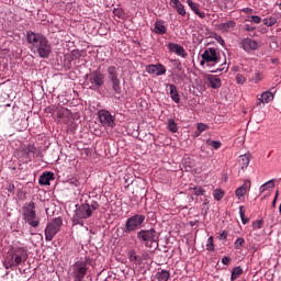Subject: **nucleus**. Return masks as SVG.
<instances>
[{
	"mask_svg": "<svg viewBox=\"0 0 281 281\" xmlns=\"http://www.w3.org/2000/svg\"><path fill=\"white\" fill-rule=\"evenodd\" d=\"M26 41L31 45V52L37 54L40 58H49L52 56V44L42 33L26 32Z\"/></svg>",
	"mask_w": 281,
	"mask_h": 281,
	"instance_id": "f257e3e1",
	"label": "nucleus"
},
{
	"mask_svg": "<svg viewBox=\"0 0 281 281\" xmlns=\"http://www.w3.org/2000/svg\"><path fill=\"white\" fill-rule=\"evenodd\" d=\"M136 238L140 245H144V247H147L148 249H153V245L159 243V233H157L155 228L140 229L137 232Z\"/></svg>",
	"mask_w": 281,
	"mask_h": 281,
	"instance_id": "f03ea898",
	"label": "nucleus"
},
{
	"mask_svg": "<svg viewBox=\"0 0 281 281\" xmlns=\"http://www.w3.org/2000/svg\"><path fill=\"white\" fill-rule=\"evenodd\" d=\"M29 258L27 249L23 247L13 248L11 251V258L4 260L5 269H12V267H19V265H23L26 262Z\"/></svg>",
	"mask_w": 281,
	"mask_h": 281,
	"instance_id": "7ed1b4c3",
	"label": "nucleus"
},
{
	"mask_svg": "<svg viewBox=\"0 0 281 281\" xmlns=\"http://www.w3.org/2000/svg\"><path fill=\"white\" fill-rule=\"evenodd\" d=\"M23 221L31 227H38L41 225V217L36 215V203L27 202L22 207Z\"/></svg>",
	"mask_w": 281,
	"mask_h": 281,
	"instance_id": "20e7f679",
	"label": "nucleus"
},
{
	"mask_svg": "<svg viewBox=\"0 0 281 281\" xmlns=\"http://www.w3.org/2000/svg\"><path fill=\"white\" fill-rule=\"evenodd\" d=\"M88 80L86 85L90 91H100L104 87V80L106 76L100 70H93L90 75H87Z\"/></svg>",
	"mask_w": 281,
	"mask_h": 281,
	"instance_id": "39448f33",
	"label": "nucleus"
},
{
	"mask_svg": "<svg viewBox=\"0 0 281 281\" xmlns=\"http://www.w3.org/2000/svg\"><path fill=\"white\" fill-rule=\"evenodd\" d=\"M201 58L202 60L200 61V65L202 67L203 65H207V67H214V65H218V63H221V55L214 47L206 48L201 55Z\"/></svg>",
	"mask_w": 281,
	"mask_h": 281,
	"instance_id": "423d86ee",
	"label": "nucleus"
},
{
	"mask_svg": "<svg viewBox=\"0 0 281 281\" xmlns=\"http://www.w3.org/2000/svg\"><path fill=\"white\" fill-rule=\"evenodd\" d=\"M106 74L112 91H114L116 95H120V93H122V86L120 85V74L117 72V67L109 66L106 68Z\"/></svg>",
	"mask_w": 281,
	"mask_h": 281,
	"instance_id": "0eeeda50",
	"label": "nucleus"
},
{
	"mask_svg": "<svg viewBox=\"0 0 281 281\" xmlns=\"http://www.w3.org/2000/svg\"><path fill=\"white\" fill-rule=\"evenodd\" d=\"M91 216H93V213H91V206H89V203L81 204L75 211L72 223L74 225H82V220L91 218Z\"/></svg>",
	"mask_w": 281,
	"mask_h": 281,
	"instance_id": "6e6552de",
	"label": "nucleus"
},
{
	"mask_svg": "<svg viewBox=\"0 0 281 281\" xmlns=\"http://www.w3.org/2000/svg\"><path fill=\"white\" fill-rule=\"evenodd\" d=\"M146 221V215L142 214H135L127 218L125 222V234H131V232H135L136 229H140V227L144 225V222Z\"/></svg>",
	"mask_w": 281,
	"mask_h": 281,
	"instance_id": "1a4fd4ad",
	"label": "nucleus"
},
{
	"mask_svg": "<svg viewBox=\"0 0 281 281\" xmlns=\"http://www.w3.org/2000/svg\"><path fill=\"white\" fill-rule=\"evenodd\" d=\"M60 227H63V218H54L45 228V240H47V243H52V240H54V236L60 232Z\"/></svg>",
	"mask_w": 281,
	"mask_h": 281,
	"instance_id": "9d476101",
	"label": "nucleus"
},
{
	"mask_svg": "<svg viewBox=\"0 0 281 281\" xmlns=\"http://www.w3.org/2000/svg\"><path fill=\"white\" fill-rule=\"evenodd\" d=\"M98 117L100 124L104 126V128H115V116L109 112V110H100L98 112Z\"/></svg>",
	"mask_w": 281,
	"mask_h": 281,
	"instance_id": "9b49d317",
	"label": "nucleus"
},
{
	"mask_svg": "<svg viewBox=\"0 0 281 281\" xmlns=\"http://www.w3.org/2000/svg\"><path fill=\"white\" fill-rule=\"evenodd\" d=\"M239 47L246 52V54H251V52L260 49V44L251 37H244L239 42Z\"/></svg>",
	"mask_w": 281,
	"mask_h": 281,
	"instance_id": "f8f14e48",
	"label": "nucleus"
},
{
	"mask_svg": "<svg viewBox=\"0 0 281 281\" xmlns=\"http://www.w3.org/2000/svg\"><path fill=\"white\" fill-rule=\"evenodd\" d=\"M145 71H147V74H154L155 76H165L166 66H164V64L147 65Z\"/></svg>",
	"mask_w": 281,
	"mask_h": 281,
	"instance_id": "ddd939ff",
	"label": "nucleus"
},
{
	"mask_svg": "<svg viewBox=\"0 0 281 281\" xmlns=\"http://www.w3.org/2000/svg\"><path fill=\"white\" fill-rule=\"evenodd\" d=\"M167 47H168L169 52H171V54L181 56V58H186V56H188V53H186V48H183V46H181L180 44L170 42L167 45Z\"/></svg>",
	"mask_w": 281,
	"mask_h": 281,
	"instance_id": "4468645a",
	"label": "nucleus"
},
{
	"mask_svg": "<svg viewBox=\"0 0 281 281\" xmlns=\"http://www.w3.org/2000/svg\"><path fill=\"white\" fill-rule=\"evenodd\" d=\"M249 190H251V181L245 180L243 186L236 189L235 196L243 199V196H245Z\"/></svg>",
	"mask_w": 281,
	"mask_h": 281,
	"instance_id": "2eb2a0df",
	"label": "nucleus"
},
{
	"mask_svg": "<svg viewBox=\"0 0 281 281\" xmlns=\"http://www.w3.org/2000/svg\"><path fill=\"white\" fill-rule=\"evenodd\" d=\"M54 179H56V177H54V172L47 171L41 175L38 183L40 186H49V183L54 181Z\"/></svg>",
	"mask_w": 281,
	"mask_h": 281,
	"instance_id": "dca6fc26",
	"label": "nucleus"
},
{
	"mask_svg": "<svg viewBox=\"0 0 281 281\" xmlns=\"http://www.w3.org/2000/svg\"><path fill=\"white\" fill-rule=\"evenodd\" d=\"M166 88H169L171 100H173L176 104H179V102H181V97L179 95V90H177V86L172 83H167Z\"/></svg>",
	"mask_w": 281,
	"mask_h": 281,
	"instance_id": "f3484780",
	"label": "nucleus"
},
{
	"mask_svg": "<svg viewBox=\"0 0 281 281\" xmlns=\"http://www.w3.org/2000/svg\"><path fill=\"white\" fill-rule=\"evenodd\" d=\"M206 80L212 89H221L223 85L216 75H207Z\"/></svg>",
	"mask_w": 281,
	"mask_h": 281,
	"instance_id": "a211bd4d",
	"label": "nucleus"
},
{
	"mask_svg": "<svg viewBox=\"0 0 281 281\" xmlns=\"http://www.w3.org/2000/svg\"><path fill=\"white\" fill-rule=\"evenodd\" d=\"M170 5L178 12V14H180V16H186V7L180 0H171Z\"/></svg>",
	"mask_w": 281,
	"mask_h": 281,
	"instance_id": "6ab92c4d",
	"label": "nucleus"
},
{
	"mask_svg": "<svg viewBox=\"0 0 281 281\" xmlns=\"http://www.w3.org/2000/svg\"><path fill=\"white\" fill-rule=\"evenodd\" d=\"M153 32L161 36L166 34V32H168V27H166V24H164V21L159 20L155 22Z\"/></svg>",
	"mask_w": 281,
	"mask_h": 281,
	"instance_id": "aec40b11",
	"label": "nucleus"
},
{
	"mask_svg": "<svg viewBox=\"0 0 281 281\" xmlns=\"http://www.w3.org/2000/svg\"><path fill=\"white\" fill-rule=\"evenodd\" d=\"M235 27H236V21L234 20H229L227 22L218 24V30L225 33L232 32V30H234Z\"/></svg>",
	"mask_w": 281,
	"mask_h": 281,
	"instance_id": "412c9836",
	"label": "nucleus"
},
{
	"mask_svg": "<svg viewBox=\"0 0 281 281\" xmlns=\"http://www.w3.org/2000/svg\"><path fill=\"white\" fill-rule=\"evenodd\" d=\"M273 94L271 91H266L261 93L260 98H258L259 102L257 103V106H260V104H269L271 100H273Z\"/></svg>",
	"mask_w": 281,
	"mask_h": 281,
	"instance_id": "4be33fe9",
	"label": "nucleus"
},
{
	"mask_svg": "<svg viewBox=\"0 0 281 281\" xmlns=\"http://www.w3.org/2000/svg\"><path fill=\"white\" fill-rule=\"evenodd\" d=\"M127 256L130 258V261L133 262V265H142L144 262V258L142 256H138L135 250H128Z\"/></svg>",
	"mask_w": 281,
	"mask_h": 281,
	"instance_id": "5701e85b",
	"label": "nucleus"
},
{
	"mask_svg": "<svg viewBox=\"0 0 281 281\" xmlns=\"http://www.w3.org/2000/svg\"><path fill=\"white\" fill-rule=\"evenodd\" d=\"M36 150L37 149L34 145H27L23 148V154L25 155L26 159H34Z\"/></svg>",
	"mask_w": 281,
	"mask_h": 281,
	"instance_id": "b1692460",
	"label": "nucleus"
},
{
	"mask_svg": "<svg viewBox=\"0 0 281 281\" xmlns=\"http://www.w3.org/2000/svg\"><path fill=\"white\" fill-rule=\"evenodd\" d=\"M156 280L168 281L170 280V272L168 270H160L156 273Z\"/></svg>",
	"mask_w": 281,
	"mask_h": 281,
	"instance_id": "393cba45",
	"label": "nucleus"
},
{
	"mask_svg": "<svg viewBox=\"0 0 281 281\" xmlns=\"http://www.w3.org/2000/svg\"><path fill=\"white\" fill-rule=\"evenodd\" d=\"M273 188H276V182H273V180H269L259 188V192L262 194L263 192H267V190H273Z\"/></svg>",
	"mask_w": 281,
	"mask_h": 281,
	"instance_id": "a878e982",
	"label": "nucleus"
},
{
	"mask_svg": "<svg viewBox=\"0 0 281 281\" xmlns=\"http://www.w3.org/2000/svg\"><path fill=\"white\" fill-rule=\"evenodd\" d=\"M263 25H266L267 27H273V25H276L278 23V19L273 15L269 16V18H265L262 20Z\"/></svg>",
	"mask_w": 281,
	"mask_h": 281,
	"instance_id": "bb28decb",
	"label": "nucleus"
},
{
	"mask_svg": "<svg viewBox=\"0 0 281 281\" xmlns=\"http://www.w3.org/2000/svg\"><path fill=\"white\" fill-rule=\"evenodd\" d=\"M240 276H243V268H240V267L233 268L232 274H231V280L232 281L238 280V278H240Z\"/></svg>",
	"mask_w": 281,
	"mask_h": 281,
	"instance_id": "cd10ccee",
	"label": "nucleus"
},
{
	"mask_svg": "<svg viewBox=\"0 0 281 281\" xmlns=\"http://www.w3.org/2000/svg\"><path fill=\"white\" fill-rule=\"evenodd\" d=\"M265 77L262 76V71L256 69L255 72L252 74V76L250 77V80L252 82H260Z\"/></svg>",
	"mask_w": 281,
	"mask_h": 281,
	"instance_id": "c85d7f7f",
	"label": "nucleus"
},
{
	"mask_svg": "<svg viewBox=\"0 0 281 281\" xmlns=\"http://www.w3.org/2000/svg\"><path fill=\"white\" fill-rule=\"evenodd\" d=\"M206 144L207 146L214 148V150H218L223 146V143H221V140H212L210 138L206 139Z\"/></svg>",
	"mask_w": 281,
	"mask_h": 281,
	"instance_id": "c756f323",
	"label": "nucleus"
},
{
	"mask_svg": "<svg viewBox=\"0 0 281 281\" xmlns=\"http://www.w3.org/2000/svg\"><path fill=\"white\" fill-rule=\"evenodd\" d=\"M249 156L243 155L239 157V165L241 166V170H245L249 166Z\"/></svg>",
	"mask_w": 281,
	"mask_h": 281,
	"instance_id": "7c9ffc66",
	"label": "nucleus"
},
{
	"mask_svg": "<svg viewBox=\"0 0 281 281\" xmlns=\"http://www.w3.org/2000/svg\"><path fill=\"white\" fill-rule=\"evenodd\" d=\"M167 124L170 133H177V131H179V127L177 126V123L175 122V120L169 119Z\"/></svg>",
	"mask_w": 281,
	"mask_h": 281,
	"instance_id": "2f4dec72",
	"label": "nucleus"
},
{
	"mask_svg": "<svg viewBox=\"0 0 281 281\" xmlns=\"http://www.w3.org/2000/svg\"><path fill=\"white\" fill-rule=\"evenodd\" d=\"M213 196H214L215 201H222L223 196H225V191L221 190V189H216L213 193Z\"/></svg>",
	"mask_w": 281,
	"mask_h": 281,
	"instance_id": "473e14b6",
	"label": "nucleus"
},
{
	"mask_svg": "<svg viewBox=\"0 0 281 281\" xmlns=\"http://www.w3.org/2000/svg\"><path fill=\"white\" fill-rule=\"evenodd\" d=\"M191 190H193L195 196H205V190L202 187H193Z\"/></svg>",
	"mask_w": 281,
	"mask_h": 281,
	"instance_id": "72a5a7b5",
	"label": "nucleus"
},
{
	"mask_svg": "<svg viewBox=\"0 0 281 281\" xmlns=\"http://www.w3.org/2000/svg\"><path fill=\"white\" fill-rule=\"evenodd\" d=\"M239 215H240L243 225H247L249 223V218L245 216V206H239Z\"/></svg>",
	"mask_w": 281,
	"mask_h": 281,
	"instance_id": "f704fd0d",
	"label": "nucleus"
},
{
	"mask_svg": "<svg viewBox=\"0 0 281 281\" xmlns=\"http://www.w3.org/2000/svg\"><path fill=\"white\" fill-rule=\"evenodd\" d=\"M235 249H243L245 247V238L238 237L234 243Z\"/></svg>",
	"mask_w": 281,
	"mask_h": 281,
	"instance_id": "c9c22d12",
	"label": "nucleus"
},
{
	"mask_svg": "<svg viewBox=\"0 0 281 281\" xmlns=\"http://www.w3.org/2000/svg\"><path fill=\"white\" fill-rule=\"evenodd\" d=\"M187 3H188V5H189V8L192 10V12H194V14L196 13V12H199V3H196V2H194V1H192V0H187Z\"/></svg>",
	"mask_w": 281,
	"mask_h": 281,
	"instance_id": "e433bc0d",
	"label": "nucleus"
},
{
	"mask_svg": "<svg viewBox=\"0 0 281 281\" xmlns=\"http://www.w3.org/2000/svg\"><path fill=\"white\" fill-rule=\"evenodd\" d=\"M206 250L214 251V237L210 236L206 241Z\"/></svg>",
	"mask_w": 281,
	"mask_h": 281,
	"instance_id": "4c0bfd02",
	"label": "nucleus"
},
{
	"mask_svg": "<svg viewBox=\"0 0 281 281\" xmlns=\"http://www.w3.org/2000/svg\"><path fill=\"white\" fill-rule=\"evenodd\" d=\"M235 80L237 82V85H245V82H247V78H245V76L238 74L236 77H235Z\"/></svg>",
	"mask_w": 281,
	"mask_h": 281,
	"instance_id": "58836bf2",
	"label": "nucleus"
},
{
	"mask_svg": "<svg viewBox=\"0 0 281 281\" xmlns=\"http://www.w3.org/2000/svg\"><path fill=\"white\" fill-rule=\"evenodd\" d=\"M113 14H114V16H117V19H124V10L123 9H114Z\"/></svg>",
	"mask_w": 281,
	"mask_h": 281,
	"instance_id": "ea45409f",
	"label": "nucleus"
},
{
	"mask_svg": "<svg viewBox=\"0 0 281 281\" xmlns=\"http://www.w3.org/2000/svg\"><path fill=\"white\" fill-rule=\"evenodd\" d=\"M89 207L91 210V214H93V212L100 207V204L95 201H92L91 204H89Z\"/></svg>",
	"mask_w": 281,
	"mask_h": 281,
	"instance_id": "a19ab883",
	"label": "nucleus"
},
{
	"mask_svg": "<svg viewBox=\"0 0 281 281\" xmlns=\"http://www.w3.org/2000/svg\"><path fill=\"white\" fill-rule=\"evenodd\" d=\"M250 21L251 23L259 24V23H262V18H260L259 15H252L250 16Z\"/></svg>",
	"mask_w": 281,
	"mask_h": 281,
	"instance_id": "79ce46f5",
	"label": "nucleus"
},
{
	"mask_svg": "<svg viewBox=\"0 0 281 281\" xmlns=\"http://www.w3.org/2000/svg\"><path fill=\"white\" fill-rule=\"evenodd\" d=\"M7 190H8V192H10L11 194H14V192H15V190H16V187H14V183L9 182L8 186H7Z\"/></svg>",
	"mask_w": 281,
	"mask_h": 281,
	"instance_id": "37998d69",
	"label": "nucleus"
},
{
	"mask_svg": "<svg viewBox=\"0 0 281 281\" xmlns=\"http://www.w3.org/2000/svg\"><path fill=\"white\" fill-rule=\"evenodd\" d=\"M228 233L227 231H223L218 236V240H227Z\"/></svg>",
	"mask_w": 281,
	"mask_h": 281,
	"instance_id": "c03bdc74",
	"label": "nucleus"
},
{
	"mask_svg": "<svg viewBox=\"0 0 281 281\" xmlns=\"http://www.w3.org/2000/svg\"><path fill=\"white\" fill-rule=\"evenodd\" d=\"M252 227L254 229H262V221L255 222Z\"/></svg>",
	"mask_w": 281,
	"mask_h": 281,
	"instance_id": "a18cd8bd",
	"label": "nucleus"
},
{
	"mask_svg": "<svg viewBox=\"0 0 281 281\" xmlns=\"http://www.w3.org/2000/svg\"><path fill=\"white\" fill-rule=\"evenodd\" d=\"M198 128L203 133L207 131V125H205V123H198Z\"/></svg>",
	"mask_w": 281,
	"mask_h": 281,
	"instance_id": "49530a36",
	"label": "nucleus"
},
{
	"mask_svg": "<svg viewBox=\"0 0 281 281\" xmlns=\"http://www.w3.org/2000/svg\"><path fill=\"white\" fill-rule=\"evenodd\" d=\"M229 262H232V259L227 256L222 258V263H224L226 267L229 266Z\"/></svg>",
	"mask_w": 281,
	"mask_h": 281,
	"instance_id": "de8ad7c7",
	"label": "nucleus"
},
{
	"mask_svg": "<svg viewBox=\"0 0 281 281\" xmlns=\"http://www.w3.org/2000/svg\"><path fill=\"white\" fill-rule=\"evenodd\" d=\"M195 14L200 18V19H205V12L201 11V9H198V11H195Z\"/></svg>",
	"mask_w": 281,
	"mask_h": 281,
	"instance_id": "09e8293b",
	"label": "nucleus"
},
{
	"mask_svg": "<svg viewBox=\"0 0 281 281\" xmlns=\"http://www.w3.org/2000/svg\"><path fill=\"white\" fill-rule=\"evenodd\" d=\"M254 30H256V26H251V25H249V24H246V25H245V31H246V32H254Z\"/></svg>",
	"mask_w": 281,
	"mask_h": 281,
	"instance_id": "8fccbe9b",
	"label": "nucleus"
},
{
	"mask_svg": "<svg viewBox=\"0 0 281 281\" xmlns=\"http://www.w3.org/2000/svg\"><path fill=\"white\" fill-rule=\"evenodd\" d=\"M278 194H279V192L277 191V192H276V195H274V199H273V201H272V207H276V203H277V201H278Z\"/></svg>",
	"mask_w": 281,
	"mask_h": 281,
	"instance_id": "3c124183",
	"label": "nucleus"
},
{
	"mask_svg": "<svg viewBox=\"0 0 281 281\" xmlns=\"http://www.w3.org/2000/svg\"><path fill=\"white\" fill-rule=\"evenodd\" d=\"M243 12H246V14H251V12H254V10L250 8H245V9H243Z\"/></svg>",
	"mask_w": 281,
	"mask_h": 281,
	"instance_id": "603ef678",
	"label": "nucleus"
},
{
	"mask_svg": "<svg viewBox=\"0 0 281 281\" xmlns=\"http://www.w3.org/2000/svg\"><path fill=\"white\" fill-rule=\"evenodd\" d=\"M271 63H272V65H279V64H280V59H278V58H272V59H271Z\"/></svg>",
	"mask_w": 281,
	"mask_h": 281,
	"instance_id": "864d4df0",
	"label": "nucleus"
},
{
	"mask_svg": "<svg viewBox=\"0 0 281 281\" xmlns=\"http://www.w3.org/2000/svg\"><path fill=\"white\" fill-rule=\"evenodd\" d=\"M225 67L218 68L217 70H211V74H218V71H224Z\"/></svg>",
	"mask_w": 281,
	"mask_h": 281,
	"instance_id": "5fc2aeb1",
	"label": "nucleus"
},
{
	"mask_svg": "<svg viewBox=\"0 0 281 281\" xmlns=\"http://www.w3.org/2000/svg\"><path fill=\"white\" fill-rule=\"evenodd\" d=\"M181 69H183V67L181 66V63H178V64H177V70H178V71H181Z\"/></svg>",
	"mask_w": 281,
	"mask_h": 281,
	"instance_id": "6e6d98bb",
	"label": "nucleus"
},
{
	"mask_svg": "<svg viewBox=\"0 0 281 281\" xmlns=\"http://www.w3.org/2000/svg\"><path fill=\"white\" fill-rule=\"evenodd\" d=\"M201 131L199 130V128H196V131H195V137H199V135H201Z\"/></svg>",
	"mask_w": 281,
	"mask_h": 281,
	"instance_id": "4d7b16f0",
	"label": "nucleus"
},
{
	"mask_svg": "<svg viewBox=\"0 0 281 281\" xmlns=\"http://www.w3.org/2000/svg\"><path fill=\"white\" fill-rule=\"evenodd\" d=\"M220 38H221V37H220ZM220 43H221L222 46H225V40H222V38H221V42H220Z\"/></svg>",
	"mask_w": 281,
	"mask_h": 281,
	"instance_id": "13d9d810",
	"label": "nucleus"
},
{
	"mask_svg": "<svg viewBox=\"0 0 281 281\" xmlns=\"http://www.w3.org/2000/svg\"><path fill=\"white\" fill-rule=\"evenodd\" d=\"M196 225V222H191V226L194 227Z\"/></svg>",
	"mask_w": 281,
	"mask_h": 281,
	"instance_id": "bf43d9fd",
	"label": "nucleus"
},
{
	"mask_svg": "<svg viewBox=\"0 0 281 281\" xmlns=\"http://www.w3.org/2000/svg\"><path fill=\"white\" fill-rule=\"evenodd\" d=\"M279 212H280V214H281V203H280V205H279Z\"/></svg>",
	"mask_w": 281,
	"mask_h": 281,
	"instance_id": "052dcab7",
	"label": "nucleus"
},
{
	"mask_svg": "<svg viewBox=\"0 0 281 281\" xmlns=\"http://www.w3.org/2000/svg\"><path fill=\"white\" fill-rule=\"evenodd\" d=\"M204 205H207V200H205Z\"/></svg>",
	"mask_w": 281,
	"mask_h": 281,
	"instance_id": "680f3d73",
	"label": "nucleus"
}]
</instances>
